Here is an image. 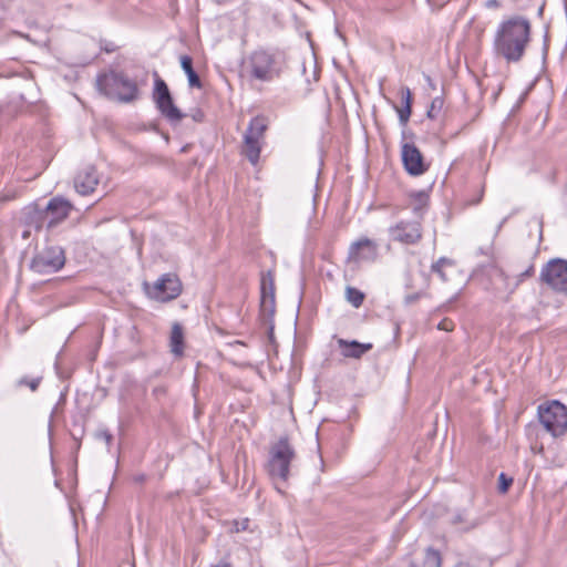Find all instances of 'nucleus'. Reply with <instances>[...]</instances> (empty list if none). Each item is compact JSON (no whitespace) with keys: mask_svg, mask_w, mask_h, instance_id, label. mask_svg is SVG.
I'll use <instances>...</instances> for the list:
<instances>
[{"mask_svg":"<svg viewBox=\"0 0 567 567\" xmlns=\"http://www.w3.org/2000/svg\"><path fill=\"white\" fill-rule=\"evenodd\" d=\"M267 130L266 120L261 116L251 118L244 134V145L241 154L252 164L259 161L261 142Z\"/></svg>","mask_w":567,"mask_h":567,"instance_id":"423d86ee","label":"nucleus"},{"mask_svg":"<svg viewBox=\"0 0 567 567\" xmlns=\"http://www.w3.org/2000/svg\"><path fill=\"white\" fill-rule=\"evenodd\" d=\"M65 261V251L62 247L47 246L33 256L30 269L39 275H50L61 270Z\"/></svg>","mask_w":567,"mask_h":567,"instance_id":"39448f33","label":"nucleus"},{"mask_svg":"<svg viewBox=\"0 0 567 567\" xmlns=\"http://www.w3.org/2000/svg\"><path fill=\"white\" fill-rule=\"evenodd\" d=\"M272 334H274V327H272V326H270V327H269V337H270V338H272Z\"/></svg>","mask_w":567,"mask_h":567,"instance_id":"58836bf2","label":"nucleus"},{"mask_svg":"<svg viewBox=\"0 0 567 567\" xmlns=\"http://www.w3.org/2000/svg\"><path fill=\"white\" fill-rule=\"evenodd\" d=\"M32 231H34V230L33 229H29V227H23V230H22V234H21L22 239H24V240L30 239V237L32 235Z\"/></svg>","mask_w":567,"mask_h":567,"instance_id":"72a5a7b5","label":"nucleus"},{"mask_svg":"<svg viewBox=\"0 0 567 567\" xmlns=\"http://www.w3.org/2000/svg\"><path fill=\"white\" fill-rule=\"evenodd\" d=\"M454 266V262L453 260L446 258V257H441L437 261H435L432 266H431V271L433 274H436L441 280L443 281H446L447 278H446V275H445V268L447 267H453Z\"/></svg>","mask_w":567,"mask_h":567,"instance_id":"5701e85b","label":"nucleus"},{"mask_svg":"<svg viewBox=\"0 0 567 567\" xmlns=\"http://www.w3.org/2000/svg\"><path fill=\"white\" fill-rule=\"evenodd\" d=\"M532 25L528 19L513 16L502 21L495 32L494 51L507 63L519 62L530 42Z\"/></svg>","mask_w":567,"mask_h":567,"instance_id":"f257e3e1","label":"nucleus"},{"mask_svg":"<svg viewBox=\"0 0 567 567\" xmlns=\"http://www.w3.org/2000/svg\"><path fill=\"white\" fill-rule=\"evenodd\" d=\"M540 279L557 291L567 292V261L553 259L542 269Z\"/></svg>","mask_w":567,"mask_h":567,"instance_id":"1a4fd4ad","label":"nucleus"},{"mask_svg":"<svg viewBox=\"0 0 567 567\" xmlns=\"http://www.w3.org/2000/svg\"><path fill=\"white\" fill-rule=\"evenodd\" d=\"M99 437L103 439L106 444H111L113 436L109 431H102L99 433Z\"/></svg>","mask_w":567,"mask_h":567,"instance_id":"473e14b6","label":"nucleus"},{"mask_svg":"<svg viewBox=\"0 0 567 567\" xmlns=\"http://www.w3.org/2000/svg\"><path fill=\"white\" fill-rule=\"evenodd\" d=\"M164 392H165V390H164V389H155V390H154V393H155V394H162V393H164Z\"/></svg>","mask_w":567,"mask_h":567,"instance_id":"4c0bfd02","label":"nucleus"},{"mask_svg":"<svg viewBox=\"0 0 567 567\" xmlns=\"http://www.w3.org/2000/svg\"><path fill=\"white\" fill-rule=\"evenodd\" d=\"M378 258V245L369 238H361L351 244L349 259L355 262L375 261Z\"/></svg>","mask_w":567,"mask_h":567,"instance_id":"dca6fc26","label":"nucleus"},{"mask_svg":"<svg viewBox=\"0 0 567 567\" xmlns=\"http://www.w3.org/2000/svg\"><path fill=\"white\" fill-rule=\"evenodd\" d=\"M74 209L73 204L62 196L52 197L43 207L47 217V230H52L63 223Z\"/></svg>","mask_w":567,"mask_h":567,"instance_id":"9b49d317","label":"nucleus"},{"mask_svg":"<svg viewBox=\"0 0 567 567\" xmlns=\"http://www.w3.org/2000/svg\"><path fill=\"white\" fill-rule=\"evenodd\" d=\"M215 567H231V565L227 561H219Z\"/></svg>","mask_w":567,"mask_h":567,"instance_id":"c9c22d12","label":"nucleus"},{"mask_svg":"<svg viewBox=\"0 0 567 567\" xmlns=\"http://www.w3.org/2000/svg\"><path fill=\"white\" fill-rule=\"evenodd\" d=\"M171 349L176 355H181L184 350V333L179 323H174L171 332Z\"/></svg>","mask_w":567,"mask_h":567,"instance_id":"4be33fe9","label":"nucleus"},{"mask_svg":"<svg viewBox=\"0 0 567 567\" xmlns=\"http://www.w3.org/2000/svg\"><path fill=\"white\" fill-rule=\"evenodd\" d=\"M420 220H400L389 228L390 238L403 245H415L422 239Z\"/></svg>","mask_w":567,"mask_h":567,"instance_id":"9d476101","label":"nucleus"},{"mask_svg":"<svg viewBox=\"0 0 567 567\" xmlns=\"http://www.w3.org/2000/svg\"><path fill=\"white\" fill-rule=\"evenodd\" d=\"M499 4H498L497 0H487V2H486L487 8H497Z\"/></svg>","mask_w":567,"mask_h":567,"instance_id":"f704fd0d","label":"nucleus"},{"mask_svg":"<svg viewBox=\"0 0 567 567\" xmlns=\"http://www.w3.org/2000/svg\"><path fill=\"white\" fill-rule=\"evenodd\" d=\"M411 197L414 199V202L416 203V205L414 206V212L417 214V215H421L422 214V209L426 206L427 204V195L424 193V192H416V193H413L411 194Z\"/></svg>","mask_w":567,"mask_h":567,"instance_id":"a878e982","label":"nucleus"},{"mask_svg":"<svg viewBox=\"0 0 567 567\" xmlns=\"http://www.w3.org/2000/svg\"><path fill=\"white\" fill-rule=\"evenodd\" d=\"M344 358L360 359L365 352L372 349V343H361L352 340L338 339L337 341Z\"/></svg>","mask_w":567,"mask_h":567,"instance_id":"a211bd4d","label":"nucleus"},{"mask_svg":"<svg viewBox=\"0 0 567 567\" xmlns=\"http://www.w3.org/2000/svg\"><path fill=\"white\" fill-rule=\"evenodd\" d=\"M96 87L102 94L121 103L134 102L140 95L136 82L123 72L110 71L99 74Z\"/></svg>","mask_w":567,"mask_h":567,"instance_id":"7ed1b4c3","label":"nucleus"},{"mask_svg":"<svg viewBox=\"0 0 567 567\" xmlns=\"http://www.w3.org/2000/svg\"><path fill=\"white\" fill-rule=\"evenodd\" d=\"M401 99H402V107L395 106V110L398 112L399 122L401 126H406L411 113H412V92L409 87H402L400 91Z\"/></svg>","mask_w":567,"mask_h":567,"instance_id":"aec40b11","label":"nucleus"},{"mask_svg":"<svg viewBox=\"0 0 567 567\" xmlns=\"http://www.w3.org/2000/svg\"><path fill=\"white\" fill-rule=\"evenodd\" d=\"M513 484V477L507 476L505 473H501L498 476V492L505 494Z\"/></svg>","mask_w":567,"mask_h":567,"instance_id":"c85d7f7f","label":"nucleus"},{"mask_svg":"<svg viewBox=\"0 0 567 567\" xmlns=\"http://www.w3.org/2000/svg\"><path fill=\"white\" fill-rule=\"evenodd\" d=\"M451 524L458 527L461 530L468 532L482 524V519L472 516L467 509L456 511L451 518Z\"/></svg>","mask_w":567,"mask_h":567,"instance_id":"6ab92c4d","label":"nucleus"},{"mask_svg":"<svg viewBox=\"0 0 567 567\" xmlns=\"http://www.w3.org/2000/svg\"><path fill=\"white\" fill-rule=\"evenodd\" d=\"M182 292L179 279L171 274L162 276L153 286L150 295L152 298L165 302L173 300Z\"/></svg>","mask_w":567,"mask_h":567,"instance_id":"4468645a","label":"nucleus"},{"mask_svg":"<svg viewBox=\"0 0 567 567\" xmlns=\"http://www.w3.org/2000/svg\"><path fill=\"white\" fill-rule=\"evenodd\" d=\"M99 184V175L94 166H85L76 174L74 178V187L81 195H89L94 192Z\"/></svg>","mask_w":567,"mask_h":567,"instance_id":"f3484780","label":"nucleus"},{"mask_svg":"<svg viewBox=\"0 0 567 567\" xmlns=\"http://www.w3.org/2000/svg\"><path fill=\"white\" fill-rule=\"evenodd\" d=\"M247 72L250 79L269 82L272 81L278 73L275 70V59L266 51H255L248 60Z\"/></svg>","mask_w":567,"mask_h":567,"instance_id":"6e6552de","label":"nucleus"},{"mask_svg":"<svg viewBox=\"0 0 567 567\" xmlns=\"http://www.w3.org/2000/svg\"><path fill=\"white\" fill-rule=\"evenodd\" d=\"M19 223L22 227H29L34 233L47 229V217L43 207L38 204H30L25 206L20 214Z\"/></svg>","mask_w":567,"mask_h":567,"instance_id":"2eb2a0df","label":"nucleus"},{"mask_svg":"<svg viewBox=\"0 0 567 567\" xmlns=\"http://www.w3.org/2000/svg\"><path fill=\"white\" fill-rule=\"evenodd\" d=\"M296 460L297 452L287 436L270 445L265 470L278 492L282 493L279 484L288 482Z\"/></svg>","mask_w":567,"mask_h":567,"instance_id":"f03ea898","label":"nucleus"},{"mask_svg":"<svg viewBox=\"0 0 567 567\" xmlns=\"http://www.w3.org/2000/svg\"><path fill=\"white\" fill-rule=\"evenodd\" d=\"M401 158L404 169L411 176H420L429 171L430 165L425 162L423 154L413 143H403Z\"/></svg>","mask_w":567,"mask_h":567,"instance_id":"ddd939ff","label":"nucleus"},{"mask_svg":"<svg viewBox=\"0 0 567 567\" xmlns=\"http://www.w3.org/2000/svg\"><path fill=\"white\" fill-rule=\"evenodd\" d=\"M454 327H455L454 322L449 318H444L437 324V329L443 330V331H453Z\"/></svg>","mask_w":567,"mask_h":567,"instance_id":"7c9ffc66","label":"nucleus"},{"mask_svg":"<svg viewBox=\"0 0 567 567\" xmlns=\"http://www.w3.org/2000/svg\"><path fill=\"white\" fill-rule=\"evenodd\" d=\"M181 66L187 75L188 85L190 87L200 89L202 81L193 68V59L189 55H182L181 56Z\"/></svg>","mask_w":567,"mask_h":567,"instance_id":"412c9836","label":"nucleus"},{"mask_svg":"<svg viewBox=\"0 0 567 567\" xmlns=\"http://www.w3.org/2000/svg\"><path fill=\"white\" fill-rule=\"evenodd\" d=\"M364 293L351 286H348L346 288V299L349 303H351L354 308H359L362 306L364 301Z\"/></svg>","mask_w":567,"mask_h":567,"instance_id":"b1692460","label":"nucleus"},{"mask_svg":"<svg viewBox=\"0 0 567 567\" xmlns=\"http://www.w3.org/2000/svg\"><path fill=\"white\" fill-rule=\"evenodd\" d=\"M444 105V100L440 96H436L432 100L430 109L426 112L429 118H436L441 113Z\"/></svg>","mask_w":567,"mask_h":567,"instance_id":"393cba45","label":"nucleus"},{"mask_svg":"<svg viewBox=\"0 0 567 567\" xmlns=\"http://www.w3.org/2000/svg\"><path fill=\"white\" fill-rule=\"evenodd\" d=\"M41 381H42V377H37V378H32V379L23 377L20 380H18L17 385L18 386H28V388H30L31 391H37Z\"/></svg>","mask_w":567,"mask_h":567,"instance_id":"cd10ccee","label":"nucleus"},{"mask_svg":"<svg viewBox=\"0 0 567 567\" xmlns=\"http://www.w3.org/2000/svg\"><path fill=\"white\" fill-rule=\"evenodd\" d=\"M425 565H427L429 567H441V555L436 549H426Z\"/></svg>","mask_w":567,"mask_h":567,"instance_id":"bb28decb","label":"nucleus"},{"mask_svg":"<svg viewBox=\"0 0 567 567\" xmlns=\"http://www.w3.org/2000/svg\"><path fill=\"white\" fill-rule=\"evenodd\" d=\"M534 265H529L524 271H522L516 280L515 287H517L522 281H524L526 278H529L534 275Z\"/></svg>","mask_w":567,"mask_h":567,"instance_id":"c756f323","label":"nucleus"},{"mask_svg":"<svg viewBox=\"0 0 567 567\" xmlns=\"http://www.w3.org/2000/svg\"><path fill=\"white\" fill-rule=\"evenodd\" d=\"M423 296L422 292L411 293L405 297V303L406 305H413L421 297Z\"/></svg>","mask_w":567,"mask_h":567,"instance_id":"2f4dec72","label":"nucleus"},{"mask_svg":"<svg viewBox=\"0 0 567 567\" xmlns=\"http://www.w3.org/2000/svg\"><path fill=\"white\" fill-rule=\"evenodd\" d=\"M153 99L161 114L171 123H178L185 116L174 104L172 94L165 81L157 74L154 83Z\"/></svg>","mask_w":567,"mask_h":567,"instance_id":"0eeeda50","label":"nucleus"},{"mask_svg":"<svg viewBox=\"0 0 567 567\" xmlns=\"http://www.w3.org/2000/svg\"><path fill=\"white\" fill-rule=\"evenodd\" d=\"M453 567H471L468 563H465V561H460L457 563L456 565H454Z\"/></svg>","mask_w":567,"mask_h":567,"instance_id":"e433bc0d","label":"nucleus"},{"mask_svg":"<svg viewBox=\"0 0 567 567\" xmlns=\"http://www.w3.org/2000/svg\"><path fill=\"white\" fill-rule=\"evenodd\" d=\"M538 420L554 437L561 436L567 432V408L558 401L540 404Z\"/></svg>","mask_w":567,"mask_h":567,"instance_id":"20e7f679","label":"nucleus"},{"mask_svg":"<svg viewBox=\"0 0 567 567\" xmlns=\"http://www.w3.org/2000/svg\"><path fill=\"white\" fill-rule=\"evenodd\" d=\"M275 308V275L268 270L260 278V315L265 321L271 320Z\"/></svg>","mask_w":567,"mask_h":567,"instance_id":"f8f14e48","label":"nucleus"}]
</instances>
